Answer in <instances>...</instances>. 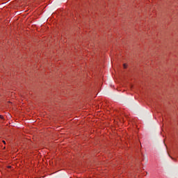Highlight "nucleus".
<instances>
[{"mask_svg": "<svg viewBox=\"0 0 178 178\" xmlns=\"http://www.w3.org/2000/svg\"><path fill=\"white\" fill-rule=\"evenodd\" d=\"M0 119H3V116L0 115Z\"/></svg>", "mask_w": 178, "mask_h": 178, "instance_id": "nucleus-2", "label": "nucleus"}, {"mask_svg": "<svg viewBox=\"0 0 178 178\" xmlns=\"http://www.w3.org/2000/svg\"><path fill=\"white\" fill-rule=\"evenodd\" d=\"M123 66H124V69H126L127 67V65H126V64H124Z\"/></svg>", "mask_w": 178, "mask_h": 178, "instance_id": "nucleus-1", "label": "nucleus"}, {"mask_svg": "<svg viewBox=\"0 0 178 178\" xmlns=\"http://www.w3.org/2000/svg\"><path fill=\"white\" fill-rule=\"evenodd\" d=\"M3 144H6V142L5 140H3Z\"/></svg>", "mask_w": 178, "mask_h": 178, "instance_id": "nucleus-3", "label": "nucleus"}]
</instances>
